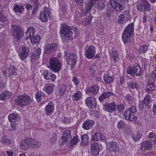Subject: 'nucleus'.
<instances>
[{"label":"nucleus","mask_w":156,"mask_h":156,"mask_svg":"<svg viewBox=\"0 0 156 156\" xmlns=\"http://www.w3.org/2000/svg\"><path fill=\"white\" fill-rule=\"evenodd\" d=\"M81 141L80 143L81 146L87 145L89 142V136L87 134H83L81 136Z\"/></svg>","instance_id":"37"},{"label":"nucleus","mask_w":156,"mask_h":156,"mask_svg":"<svg viewBox=\"0 0 156 156\" xmlns=\"http://www.w3.org/2000/svg\"><path fill=\"white\" fill-rule=\"evenodd\" d=\"M125 106L123 103H119L117 106V109L118 112L122 113L125 110Z\"/></svg>","instance_id":"48"},{"label":"nucleus","mask_w":156,"mask_h":156,"mask_svg":"<svg viewBox=\"0 0 156 156\" xmlns=\"http://www.w3.org/2000/svg\"><path fill=\"white\" fill-rule=\"evenodd\" d=\"M41 37L39 35H35L30 38V41L32 44L34 45L38 44L41 41Z\"/></svg>","instance_id":"40"},{"label":"nucleus","mask_w":156,"mask_h":156,"mask_svg":"<svg viewBox=\"0 0 156 156\" xmlns=\"http://www.w3.org/2000/svg\"><path fill=\"white\" fill-rule=\"evenodd\" d=\"M68 133L67 130L65 131L63 133L62 136V141L61 144L63 145L65 143L67 144L68 140Z\"/></svg>","instance_id":"42"},{"label":"nucleus","mask_w":156,"mask_h":156,"mask_svg":"<svg viewBox=\"0 0 156 156\" xmlns=\"http://www.w3.org/2000/svg\"><path fill=\"white\" fill-rule=\"evenodd\" d=\"M49 68L55 72H58L61 69V63L58 59L55 58H51L49 61Z\"/></svg>","instance_id":"7"},{"label":"nucleus","mask_w":156,"mask_h":156,"mask_svg":"<svg viewBox=\"0 0 156 156\" xmlns=\"http://www.w3.org/2000/svg\"><path fill=\"white\" fill-rule=\"evenodd\" d=\"M147 49L148 47L147 45H143L140 47L139 52L141 54H144L146 52Z\"/></svg>","instance_id":"58"},{"label":"nucleus","mask_w":156,"mask_h":156,"mask_svg":"<svg viewBox=\"0 0 156 156\" xmlns=\"http://www.w3.org/2000/svg\"><path fill=\"white\" fill-rule=\"evenodd\" d=\"M85 57L88 59H91L94 58L96 53L95 47L93 45H90L85 50Z\"/></svg>","instance_id":"11"},{"label":"nucleus","mask_w":156,"mask_h":156,"mask_svg":"<svg viewBox=\"0 0 156 156\" xmlns=\"http://www.w3.org/2000/svg\"><path fill=\"white\" fill-rule=\"evenodd\" d=\"M111 54L112 55L113 59L115 62H117L119 61V56L117 52L115 50H112Z\"/></svg>","instance_id":"51"},{"label":"nucleus","mask_w":156,"mask_h":156,"mask_svg":"<svg viewBox=\"0 0 156 156\" xmlns=\"http://www.w3.org/2000/svg\"><path fill=\"white\" fill-rule=\"evenodd\" d=\"M11 94V93L8 91H6L2 93L0 95V100L2 101H5L9 99Z\"/></svg>","instance_id":"38"},{"label":"nucleus","mask_w":156,"mask_h":156,"mask_svg":"<svg viewBox=\"0 0 156 156\" xmlns=\"http://www.w3.org/2000/svg\"><path fill=\"white\" fill-rule=\"evenodd\" d=\"M148 137L151 141L156 143V136L153 132H150L148 135Z\"/></svg>","instance_id":"55"},{"label":"nucleus","mask_w":156,"mask_h":156,"mask_svg":"<svg viewBox=\"0 0 156 156\" xmlns=\"http://www.w3.org/2000/svg\"><path fill=\"white\" fill-rule=\"evenodd\" d=\"M69 148H73L80 141L78 136L75 129L70 128L69 129Z\"/></svg>","instance_id":"4"},{"label":"nucleus","mask_w":156,"mask_h":156,"mask_svg":"<svg viewBox=\"0 0 156 156\" xmlns=\"http://www.w3.org/2000/svg\"><path fill=\"white\" fill-rule=\"evenodd\" d=\"M109 149L111 151L114 152L115 154L119 152V147L115 142L113 141L109 143Z\"/></svg>","instance_id":"34"},{"label":"nucleus","mask_w":156,"mask_h":156,"mask_svg":"<svg viewBox=\"0 0 156 156\" xmlns=\"http://www.w3.org/2000/svg\"><path fill=\"white\" fill-rule=\"evenodd\" d=\"M103 79L106 84H109L113 82L114 78L113 76L110 74L108 72H107L104 75Z\"/></svg>","instance_id":"28"},{"label":"nucleus","mask_w":156,"mask_h":156,"mask_svg":"<svg viewBox=\"0 0 156 156\" xmlns=\"http://www.w3.org/2000/svg\"><path fill=\"white\" fill-rule=\"evenodd\" d=\"M44 95L43 92H38L35 95V97L38 102L40 101L41 98L44 97Z\"/></svg>","instance_id":"49"},{"label":"nucleus","mask_w":156,"mask_h":156,"mask_svg":"<svg viewBox=\"0 0 156 156\" xmlns=\"http://www.w3.org/2000/svg\"><path fill=\"white\" fill-rule=\"evenodd\" d=\"M72 81L76 86H77L79 84V80L76 77H73L72 78Z\"/></svg>","instance_id":"63"},{"label":"nucleus","mask_w":156,"mask_h":156,"mask_svg":"<svg viewBox=\"0 0 156 156\" xmlns=\"http://www.w3.org/2000/svg\"><path fill=\"white\" fill-rule=\"evenodd\" d=\"M105 107V110L109 113H112L116 110V106L115 102H112L108 104Z\"/></svg>","instance_id":"26"},{"label":"nucleus","mask_w":156,"mask_h":156,"mask_svg":"<svg viewBox=\"0 0 156 156\" xmlns=\"http://www.w3.org/2000/svg\"><path fill=\"white\" fill-rule=\"evenodd\" d=\"M95 3H96L97 5V8L98 10H102L105 7V4L102 2H98V0H96Z\"/></svg>","instance_id":"53"},{"label":"nucleus","mask_w":156,"mask_h":156,"mask_svg":"<svg viewBox=\"0 0 156 156\" xmlns=\"http://www.w3.org/2000/svg\"><path fill=\"white\" fill-rule=\"evenodd\" d=\"M69 40L75 38L78 35L77 30L75 27H69Z\"/></svg>","instance_id":"22"},{"label":"nucleus","mask_w":156,"mask_h":156,"mask_svg":"<svg viewBox=\"0 0 156 156\" xmlns=\"http://www.w3.org/2000/svg\"><path fill=\"white\" fill-rule=\"evenodd\" d=\"M53 103L52 101L49 102L46 105L44 109L46 115H49L52 113L54 109Z\"/></svg>","instance_id":"27"},{"label":"nucleus","mask_w":156,"mask_h":156,"mask_svg":"<svg viewBox=\"0 0 156 156\" xmlns=\"http://www.w3.org/2000/svg\"><path fill=\"white\" fill-rule=\"evenodd\" d=\"M54 84L52 83L51 84H47L44 88L43 90H45V92L48 94H50L52 92L54 87Z\"/></svg>","instance_id":"39"},{"label":"nucleus","mask_w":156,"mask_h":156,"mask_svg":"<svg viewBox=\"0 0 156 156\" xmlns=\"http://www.w3.org/2000/svg\"><path fill=\"white\" fill-rule=\"evenodd\" d=\"M96 69V66L94 64L91 65L89 68V70L92 74H94L95 72Z\"/></svg>","instance_id":"59"},{"label":"nucleus","mask_w":156,"mask_h":156,"mask_svg":"<svg viewBox=\"0 0 156 156\" xmlns=\"http://www.w3.org/2000/svg\"><path fill=\"white\" fill-rule=\"evenodd\" d=\"M96 0H88V3L87 4L85 7V12L87 13L92 9L93 5L94 4Z\"/></svg>","instance_id":"35"},{"label":"nucleus","mask_w":156,"mask_h":156,"mask_svg":"<svg viewBox=\"0 0 156 156\" xmlns=\"http://www.w3.org/2000/svg\"><path fill=\"white\" fill-rule=\"evenodd\" d=\"M85 91L89 95H95L99 92V87L97 85H93L92 87L87 88Z\"/></svg>","instance_id":"15"},{"label":"nucleus","mask_w":156,"mask_h":156,"mask_svg":"<svg viewBox=\"0 0 156 156\" xmlns=\"http://www.w3.org/2000/svg\"><path fill=\"white\" fill-rule=\"evenodd\" d=\"M91 115L92 116L96 117L97 118L100 116V113L99 112L96 110H93L90 112Z\"/></svg>","instance_id":"60"},{"label":"nucleus","mask_w":156,"mask_h":156,"mask_svg":"<svg viewBox=\"0 0 156 156\" xmlns=\"http://www.w3.org/2000/svg\"><path fill=\"white\" fill-rule=\"evenodd\" d=\"M28 138L22 140L20 143V148L24 150H27L29 147Z\"/></svg>","instance_id":"32"},{"label":"nucleus","mask_w":156,"mask_h":156,"mask_svg":"<svg viewBox=\"0 0 156 156\" xmlns=\"http://www.w3.org/2000/svg\"><path fill=\"white\" fill-rule=\"evenodd\" d=\"M69 64L70 63V68L72 69L75 67L77 61V57L76 55L74 53H71L69 55Z\"/></svg>","instance_id":"17"},{"label":"nucleus","mask_w":156,"mask_h":156,"mask_svg":"<svg viewBox=\"0 0 156 156\" xmlns=\"http://www.w3.org/2000/svg\"><path fill=\"white\" fill-rule=\"evenodd\" d=\"M91 136L90 140L93 141H97L100 140H104L105 139L104 136L98 132H96Z\"/></svg>","instance_id":"20"},{"label":"nucleus","mask_w":156,"mask_h":156,"mask_svg":"<svg viewBox=\"0 0 156 156\" xmlns=\"http://www.w3.org/2000/svg\"><path fill=\"white\" fill-rule=\"evenodd\" d=\"M11 29V33L14 37L18 41L20 40L21 37L23 35V32L20 26H12Z\"/></svg>","instance_id":"5"},{"label":"nucleus","mask_w":156,"mask_h":156,"mask_svg":"<svg viewBox=\"0 0 156 156\" xmlns=\"http://www.w3.org/2000/svg\"><path fill=\"white\" fill-rule=\"evenodd\" d=\"M152 147V144L149 141H144L141 144V149L143 151H146L147 150H150Z\"/></svg>","instance_id":"21"},{"label":"nucleus","mask_w":156,"mask_h":156,"mask_svg":"<svg viewBox=\"0 0 156 156\" xmlns=\"http://www.w3.org/2000/svg\"><path fill=\"white\" fill-rule=\"evenodd\" d=\"M151 100L150 95L149 94H147L144 97L142 102L146 106L149 103Z\"/></svg>","instance_id":"54"},{"label":"nucleus","mask_w":156,"mask_h":156,"mask_svg":"<svg viewBox=\"0 0 156 156\" xmlns=\"http://www.w3.org/2000/svg\"><path fill=\"white\" fill-rule=\"evenodd\" d=\"M136 111L137 109L135 106H131L128 110H126L123 113V117L127 120L136 121L137 119V117L135 115Z\"/></svg>","instance_id":"3"},{"label":"nucleus","mask_w":156,"mask_h":156,"mask_svg":"<svg viewBox=\"0 0 156 156\" xmlns=\"http://www.w3.org/2000/svg\"><path fill=\"white\" fill-rule=\"evenodd\" d=\"M29 52L28 47L23 46L18 53L19 58L22 60H24L28 56Z\"/></svg>","instance_id":"13"},{"label":"nucleus","mask_w":156,"mask_h":156,"mask_svg":"<svg viewBox=\"0 0 156 156\" xmlns=\"http://www.w3.org/2000/svg\"><path fill=\"white\" fill-rule=\"evenodd\" d=\"M94 123V120L87 119L83 122L82 127L85 130H88L92 128Z\"/></svg>","instance_id":"19"},{"label":"nucleus","mask_w":156,"mask_h":156,"mask_svg":"<svg viewBox=\"0 0 156 156\" xmlns=\"http://www.w3.org/2000/svg\"><path fill=\"white\" fill-rule=\"evenodd\" d=\"M151 5L147 0H141L137 3L136 9L137 10L141 12L149 11Z\"/></svg>","instance_id":"8"},{"label":"nucleus","mask_w":156,"mask_h":156,"mask_svg":"<svg viewBox=\"0 0 156 156\" xmlns=\"http://www.w3.org/2000/svg\"><path fill=\"white\" fill-rule=\"evenodd\" d=\"M9 70V73L8 75L9 77H11L12 76H15L17 75V68L13 65H10Z\"/></svg>","instance_id":"36"},{"label":"nucleus","mask_w":156,"mask_h":156,"mask_svg":"<svg viewBox=\"0 0 156 156\" xmlns=\"http://www.w3.org/2000/svg\"><path fill=\"white\" fill-rule=\"evenodd\" d=\"M127 73L130 75L131 76L133 77L135 76L133 66H129L127 67L126 69Z\"/></svg>","instance_id":"50"},{"label":"nucleus","mask_w":156,"mask_h":156,"mask_svg":"<svg viewBox=\"0 0 156 156\" xmlns=\"http://www.w3.org/2000/svg\"><path fill=\"white\" fill-rule=\"evenodd\" d=\"M15 102L16 105L21 107H26L32 102V100L29 95L24 93L18 95L16 99Z\"/></svg>","instance_id":"2"},{"label":"nucleus","mask_w":156,"mask_h":156,"mask_svg":"<svg viewBox=\"0 0 156 156\" xmlns=\"http://www.w3.org/2000/svg\"><path fill=\"white\" fill-rule=\"evenodd\" d=\"M109 3L111 7L114 9L117 5L118 2L116 0H110Z\"/></svg>","instance_id":"61"},{"label":"nucleus","mask_w":156,"mask_h":156,"mask_svg":"<svg viewBox=\"0 0 156 156\" xmlns=\"http://www.w3.org/2000/svg\"><path fill=\"white\" fill-rule=\"evenodd\" d=\"M13 10L16 13L21 14L24 12V8L21 4L16 3L13 7Z\"/></svg>","instance_id":"31"},{"label":"nucleus","mask_w":156,"mask_h":156,"mask_svg":"<svg viewBox=\"0 0 156 156\" xmlns=\"http://www.w3.org/2000/svg\"><path fill=\"white\" fill-rule=\"evenodd\" d=\"M43 76L44 79L47 80H50L52 81H54L56 78V76L53 73L44 70L43 73Z\"/></svg>","instance_id":"23"},{"label":"nucleus","mask_w":156,"mask_h":156,"mask_svg":"<svg viewBox=\"0 0 156 156\" xmlns=\"http://www.w3.org/2000/svg\"><path fill=\"white\" fill-rule=\"evenodd\" d=\"M126 126V124L123 120H121L119 122L117 125V127L119 129L124 128Z\"/></svg>","instance_id":"56"},{"label":"nucleus","mask_w":156,"mask_h":156,"mask_svg":"<svg viewBox=\"0 0 156 156\" xmlns=\"http://www.w3.org/2000/svg\"><path fill=\"white\" fill-rule=\"evenodd\" d=\"M8 118L11 123L16 122L20 121V117L18 114L12 113L9 115Z\"/></svg>","instance_id":"25"},{"label":"nucleus","mask_w":156,"mask_h":156,"mask_svg":"<svg viewBox=\"0 0 156 156\" xmlns=\"http://www.w3.org/2000/svg\"><path fill=\"white\" fill-rule=\"evenodd\" d=\"M131 136L134 141H137L141 138V135L140 133H137L135 135L133 134H131Z\"/></svg>","instance_id":"57"},{"label":"nucleus","mask_w":156,"mask_h":156,"mask_svg":"<svg viewBox=\"0 0 156 156\" xmlns=\"http://www.w3.org/2000/svg\"><path fill=\"white\" fill-rule=\"evenodd\" d=\"M29 146L30 148H36L39 147L40 144L39 142L32 138H28Z\"/></svg>","instance_id":"24"},{"label":"nucleus","mask_w":156,"mask_h":156,"mask_svg":"<svg viewBox=\"0 0 156 156\" xmlns=\"http://www.w3.org/2000/svg\"><path fill=\"white\" fill-rule=\"evenodd\" d=\"M34 5V9L32 11L33 13H35L37 11L39 7L38 0H30Z\"/></svg>","instance_id":"45"},{"label":"nucleus","mask_w":156,"mask_h":156,"mask_svg":"<svg viewBox=\"0 0 156 156\" xmlns=\"http://www.w3.org/2000/svg\"><path fill=\"white\" fill-rule=\"evenodd\" d=\"M127 86L128 88L131 89L132 90L135 89L137 90L139 87V85L134 80H129L127 81Z\"/></svg>","instance_id":"30"},{"label":"nucleus","mask_w":156,"mask_h":156,"mask_svg":"<svg viewBox=\"0 0 156 156\" xmlns=\"http://www.w3.org/2000/svg\"><path fill=\"white\" fill-rule=\"evenodd\" d=\"M124 97V100L129 104H131L133 102V97L129 94H126Z\"/></svg>","instance_id":"43"},{"label":"nucleus","mask_w":156,"mask_h":156,"mask_svg":"<svg viewBox=\"0 0 156 156\" xmlns=\"http://www.w3.org/2000/svg\"><path fill=\"white\" fill-rule=\"evenodd\" d=\"M68 86V84H63L62 86H58V91L59 94L61 95H63L64 94Z\"/></svg>","instance_id":"46"},{"label":"nucleus","mask_w":156,"mask_h":156,"mask_svg":"<svg viewBox=\"0 0 156 156\" xmlns=\"http://www.w3.org/2000/svg\"><path fill=\"white\" fill-rule=\"evenodd\" d=\"M82 96V92L80 91H78L72 96V99L73 101H78L80 99Z\"/></svg>","instance_id":"41"},{"label":"nucleus","mask_w":156,"mask_h":156,"mask_svg":"<svg viewBox=\"0 0 156 156\" xmlns=\"http://www.w3.org/2000/svg\"><path fill=\"white\" fill-rule=\"evenodd\" d=\"M156 89V76L152 74V77L148 81L146 91L151 93L153 90Z\"/></svg>","instance_id":"9"},{"label":"nucleus","mask_w":156,"mask_h":156,"mask_svg":"<svg viewBox=\"0 0 156 156\" xmlns=\"http://www.w3.org/2000/svg\"><path fill=\"white\" fill-rule=\"evenodd\" d=\"M128 20V19L126 18L123 15H120L118 20V22L119 23H124Z\"/></svg>","instance_id":"52"},{"label":"nucleus","mask_w":156,"mask_h":156,"mask_svg":"<svg viewBox=\"0 0 156 156\" xmlns=\"http://www.w3.org/2000/svg\"><path fill=\"white\" fill-rule=\"evenodd\" d=\"M90 150L92 155L94 156L98 155L100 151V147L98 144L95 142L91 144Z\"/></svg>","instance_id":"18"},{"label":"nucleus","mask_w":156,"mask_h":156,"mask_svg":"<svg viewBox=\"0 0 156 156\" xmlns=\"http://www.w3.org/2000/svg\"><path fill=\"white\" fill-rule=\"evenodd\" d=\"M111 96H115L114 94L112 92V89L109 90L108 89H106L105 91L102 93L99 98V101L101 102H103L105 99Z\"/></svg>","instance_id":"14"},{"label":"nucleus","mask_w":156,"mask_h":156,"mask_svg":"<svg viewBox=\"0 0 156 156\" xmlns=\"http://www.w3.org/2000/svg\"><path fill=\"white\" fill-rule=\"evenodd\" d=\"M57 44L54 43L45 45L44 50L47 53H51L54 52L57 49Z\"/></svg>","instance_id":"16"},{"label":"nucleus","mask_w":156,"mask_h":156,"mask_svg":"<svg viewBox=\"0 0 156 156\" xmlns=\"http://www.w3.org/2000/svg\"><path fill=\"white\" fill-rule=\"evenodd\" d=\"M134 75L136 76H139L142 75V69L140 67L139 64L135 63L133 65Z\"/></svg>","instance_id":"29"},{"label":"nucleus","mask_w":156,"mask_h":156,"mask_svg":"<svg viewBox=\"0 0 156 156\" xmlns=\"http://www.w3.org/2000/svg\"><path fill=\"white\" fill-rule=\"evenodd\" d=\"M123 6L121 4L118 3L114 9L117 11H121L123 9Z\"/></svg>","instance_id":"62"},{"label":"nucleus","mask_w":156,"mask_h":156,"mask_svg":"<svg viewBox=\"0 0 156 156\" xmlns=\"http://www.w3.org/2000/svg\"><path fill=\"white\" fill-rule=\"evenodd\" d=\"M85 104L89 108L93 109L95 108L97 105L96 98L93 97H87L85 100Z\"/></svg>","instance_id":"10"},{"label":"nucleus","mask_w":156,"mask_h":156,"mask_svg":"<svg viewBox=\"0 0 156 156\" xmlns=\"http://www.w3.org/2000/svg\"><path fill=\"white\" fill-rule=\"evenodd\" d=\"M35 34V28L33 27H29L26 31V39L27 40L29 38H30Z\"/></svg>","instance_id":"33"},{"label":"nucleus","mask_w":156,"mask_h":156,"mask_svg":"<svg viewBox=\"0 0 156 156\" xmlns=\"http://www.w3.org/2000/svg\"><path fill=\"white\" fill-rule=\"evenodd\" d=\"M50 15L49 9L45 7L44 10L41 12L39 16L42 22H46L48 21Z\"/></svg>","instance_id":"12"},{"label":"nucleus","mask_w":156,"mask_h":156,"mask_svg":"<svg viewBox=\"0 0 156 156\" xmlns=\"http://www.w3.org/2000/svg\"><path fill=\"white\" fill-rule=\"evenodd\" d=\"M134 27L133 23L129 24L125 28L122 34V40L126 48H130L133 45L131 40L134 34Z\"/></svg>","instance_id":"1"},{"label":"nucleus","mask_w":156,"mask_h":156,"mask_svg":"<svg viewBox=\"0 0 156 156\" xmlns=\"http://www.w3.org/2000/svg\"><path fill=\"white\" fill-rule=\"evenodd\" d=\"M126 57L129 60L132 59L134 58V55L131 53L129 51H127Z\"/></svg>","instance_id":"64"},{"label":"nucleus","mask_w":156,"mask_h":156,"mask_svg":"<svg viewBox=\"0 0 156 156\" xmlns=\"http://www.w3.org/2000/svg\"><path fill=\"white\" fill-rule=\"evenodd\" d=\"M8 21L7 16L5 12L2 10H0V22H7Z\"/></svg>","instance_id":"44"},{"label":"nucleus","mask_w":156,"mask_h":156,"mask_svg":"<svg viewBox=\"0 0 156 156\" xmlns=\"http://www.w3.org/2000/svg\"><path fill=\"white\" fill-rule=\"evenodd\" d=\"M57 139L56 134L55 133H53L49 142L51 146H53L57 142Z\"/></svg>","instance_id":"47"},{"label":"nucleus","mask_w":156,"mask_h":156,"mask_svg":"<svg viewBox=\"0 0 156 156\" xmlns=\"http://www.w3.org/2000/svg\"><path fill=\"white\" fill-rule=\"evenodd\" d=\"M60 30V36L64 44L67 43L68 40V25L66 23L61 24Z\"/></svg>","instance_id":"6"}]
</instances>
